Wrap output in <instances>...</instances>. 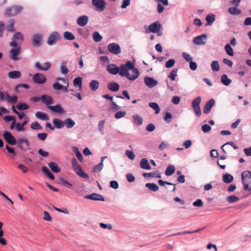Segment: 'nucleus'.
Wrapping results in <instances>:
<instances>
[{"label": "nucleus", "mask_w": 251, "mask_h": 251, "mask_svg": "<svg viewBox=\"0 0 251 251\" xmlns=\"http://www.w3.org/2000/svg\"><path fill=\"white\" fill-rule=\"evenodd\" d=\"M92 4L97 10L100 11H103L106 5V3L104 0H92Z\"/></svg>", "instance_id": "423d86ee"}, {"label": "nucleus", "mask_w": 251, "mask_h": 251, "mask_svg": "<svg viewBox=\"0 0 251 251\" xmlns=\"http://www.w3.org/2000/svg\"><path fill=\"white\" fill-rule=\"evenodd\" d=\"M35 67L40 71H47L50 68L51 64L49 62H46L42 65L39 62H36Z\"/></svg>", "instance_id": "a211bd4d"}, {"label": "nucleus", "mask_w": 251, "mask_h": 251, "mask_svg": "<svg viewBox=\"0 0 251 251\" xmlns=\"http://www.w3.org/2000/svg\"><path fill=\"white\" fill-rule=\"evenodd\" d=\"M48 108L54 113H63V108H62L60 105H57L55 106H48Z\"/></svg>", "instance_id": "a878e982"}, {"label": "nucleus", "mask_w": 251, "mask_h": 251, "mask_svg": "<svg viewBox=\"0 0 251 251\" xmlns=\"http://www.w3.org/2000/svg\"><path fill=\"white\" fill-rule=\"evenodd\" d=\"M212 70L215 72H218L220 70L219 64L217 61H213L211 63Z\"/></svg>", "instance_id": "c03bdc74"}, {"label": "nucleus", "mask_w": 251, "mask_h": 251, "mask_svg": "<svg viewBox=\"0 0 251 251\" xmlns=\"http://www.w3.org/2000/svg\"><path fill=\"white\" fill-rule=\"evenodd\" d=\"M93 40L96 42H99L102 39V36L100 35V34L97 31H95L93 33Z\"/></svg>", "instance_id": "de8ad7c7"}, {"label": "nucleus", "mask_w": 251, "mask_h": 251, "mask_svg": "<svg viewBox=\"0 0 251 251\" xmlns=\"http://www.w3.org/2000/svg\"><path fill=\"white\" fill-rule=\"evenodd\" d=\"M201 97H198L194 99L192 102V107L195 114L198 117L200 116L201 114V110L200 107V104L201 102Z\"/></svg>", "instance_id": "20e7f679"}, {"label": "nucleus", "mask_w": 251, "mask_h": 251, "mask_svg": "<svg viewBox=\"0 0 251 251\" xmlns=\"http://www.w3.org/2000/svg\"><path fill=\"white\" fill-rule=\"evenodd\" d=\"M48 166L53 173H59L61 170L60 168L55 162H50L48 164Z\"/></svg>", "instance_id": "393cba45"}, {"label": "nucleus", "mask_w": 251, "mask_h": 251, "mask_svg": "<svg viewBox=\"0 0 251 251\" xmlns=\"http://www.w3.org/2000/svg\"><path fill=\"white\" fill-rule=\"evenodd\" d=\"M17 144L20 149L22 150H26L29 146L28 141L26 139L20 138L17 141Z\"/></svg>", "instance_id": "1a4fd4ad"}, {"label": "nucleus", "mask_w": 251, "mask_h": 251, "mask_svg": "<svg viewBox=\"0 0 251 251\" xmlns=\"http://www.w3.org/2000/svg\"><path fill=\"white\" fill-rule=\"evenodd\" d=\"M72 168L74 172L79 176L83 178L88 179L89 178L88 175L82 170L81 166L79 164L78 161L75 158H73L72 160Z\"/></svg>", "instance_id": "f03ea898"}, {"label": "nucleus", "mask_w": 251, "mask_h": 251, "mask_svg": "<svg viewBox=\"0 0 251 251\" xmlns=\"http://www.w3.org/2000/svg\"><path fill=\"white\" fill-rule=\"evenodd\" d=\"M215 16L213 14H210L206 17V20L207 21L206 25H212L215 20Z\"/></svg>", "instance_id": "ea45409f"}, {"label": "nucleus", "mask_w": 251, "mask_h": 251, "mask_svg": "<svg viewBox=\"0 0 251 251\" xmlns=\"http://www.w3.org/2000/svg\"><path fill=\"white\" fill-rule=\"evenodd\" d=\"M245 190L251 191V178L242 180Z\"/></svg>", "instance_id": "bb28decb"}, {"label": "nucleus", "mask_w": 251, "mask_h": 251, "mask_svg": "<svg viewBox=\"0 0 251 251\" xmlns=\"http://www.w3.org/2000/svg\"><path fill=\"white\" fill-rule=\"evenodd\" d=\"M10 97V96L7 93H0V100L1 101L6 100L8 102Z\"/></svg>", "instance_id": "603ef678"}, {"label": "nucleus", "mask_w": 251, "mask_h": 251, "mask_svg": "<svg viewBox=\"0 0 251 251\" xmlns=\"http://www.w3.org/2000/svg\"><path fill=\"white\" fill-rule=\"evenodd\" d=\"M43 173L49 178L54 180L55 177L54 175L50 172V170L46 167H43L42 168Z\"/></svg>", "instance_id": "7c9ffc66"}, {"label": "nucleus", "mask_w": 251, "mask_h": 251, "mask_svg": "<svg viewBox=\"0 0 251 251\" xmlns=\"http://www.w3.org/2000/svg\"><path fill=\"white\" fill-rule=\"evenodd\" d=\"M239 200V198L235 195H230L227 196L226 198V200L229 203H233Z\"/></svg>", "instance_id": "37998d69"}, {"label": "nucleus", "mask_w": 251, "mask_h": 251, "mask_svg": "<svg viewBox=\"0 0 251 251\" xmlns=\"http://www.w3.org/2000/svg\"><path fill=\"white\" fill-rule=\"evenodd\" d=\"M177 69L173 70L168 75V77H169L172 80H175L176 77L177 76Z\"/></svg>", "instance_id": "3c124183"}, {"label": "nucleus", "mask_w": 251, "mask_h": 251, "mask_svg": "<svg viewBox=\"0 0 251 251\" xmlns=\"http://www.w3.org/2000/svg\"><path fill=\"white\" fill-rule=\"evenodd\" d=\"M207 39V35L206 34H202L199 36L195 37L193 42L196 45H203L206 43V40Z\"/></svg>", "instance_id": "9d476101"}, {"label": "nucleus", "mask_w": 251, "mask_h": 251, "mask_svg": "<svg viewBox=\"0 0 251 251\" xmlns=\"http://www.w3.org/2000/svg\"><path fill=\"white\" fill-rule=\"evenodd\" d=\"M35 116L38 119L42 120L48 121L49 120V117L48 115L42 112H37L35 114Z\"/></svg>", "instance_id": "2f4dec72"}, {"label": "nucleus", "mask_w": 251, "mask_h": 251, "mask_svg": "<svg viewBox=\"0 0 251 251\" xmlns=\"http://www.w3.org/2000/svg\"><path fill=\"white\" fill-rule=\"evenodd\" d=\"M132 119L134 122L137 126H141L143 123V119L141 116L138 114H135L132 116Z\"/></svg>", "instance_id": "72a5a7b5"}, {"label": "nucleus", "mask_w": 251, "mask_h": 251, "mask_svg": "<svg viewBox=\"0 0 251 251\" xmlns=\"http://www.w3.org/2000/svg\"><path fill=\"white\" fill-rule=\"evenodd\" d=\"M8 76L11 79L19 78L21 76V73L18 71H11L8 73Z\"/></svg>", "instance_id": "cd10ccee"}, {"label": "nucleus", "mask_w": 251, "mask_h": 251, "mask_svg": "<svg viewBox=\"0 0 251 251\" xmlns=\"http://www.w3.org/2000/svg\"><path fill=\"white\" fill-rule=\"evenodd\" d=\"M33 80L37 84H44L46 82L47 79L46 76L41 73H36L33 76Z\"/></svg>", "instance_id": "6e6552de"}, {"label": "nucleus", "mask_w": 251, "mask_h": 251, "mask_svg": "<svg viewBox=\"0 0 251 251\" xmlns=\"http://www.w3.org/2000/svg\"><path fill=\"white\" fill-rule=\"evenodd\" d=\"M161 27V25L160 24L159 22L156 21L153 23L151 24L149 26L148 29L151 32L157 33L160 30Z\"/></svg>", "instance_id": "4468645a"}, {"label": "nucleus", "mask_w": 251, "mask_h": 251, "mask_svg": "<svg viewBox=\"0 0 251 251\" xmlns=\"http://www.w3.org/2000/svg\"><path fill=\"white\" fill-rule=\"evenodd\" d=\"M222 180L225 183L228 184L233 181V176L231 175L226 173L223 175Z\"/></svg>", "instance_id": "c756f323"}, {"label": "nucleus", "mask_w": 251, "mask_h": 251, "mask_svg": "<svg viewBox=\"0 0 251 251\" xmlns=\"http://www.w3.org/2000/svg\"><path fill=\"white\" fill-rule=\"evenodd\" d=\"M242 180L251 178V172L250 171H245L241 174Z\"/></svg>", "instance_id": "8fccbe9b"}, {"label": "nucleus", "mask_w": 251, "mask_h": 251, "mask_svg": "<svg viewBox=\"0 0 251 251\" xmlns=\"http://www.w3.org/2000/svg\"><path fill=\"white\" fill-rule=\"evenodd\" d=\"M119 68V75L126 76L130 80H134L139 76V70L134 67V64L130 61L121 65Z\"/></svg>", "instance_id": "f257e3e1"}, {"label": "nucleus", "mask_w": 251, "mask_h": 251, "mask_svg": "<svg viewBox=\"0 0 251 251\" xmlns=\"http://www.w3.org/2000/svg\"><path fill=\"white\" fill-rule=\"evenodd\" d=\"M14 21L11 20L9 22V25L7 26L6 29L8 31L13 32L14 31Z\"/></svg>", "instance_id": "0e129e2a"}, {"label": "nucleus", "mask_w": 251, "mask_h": 251, "mask_svg": "<svg viewBox=\"0 0 251 251\" xmlns=\"http://www.w3.org/2000/svg\"><path fill=\"white\" fill-rule=\"evenodd\" d=\"M126 115V111H118L115 114V118L116 119H119L122 117H124Z\"/></svg>", "instance_id": "680f3d73"}, {"label": "nucleus", "mask_w": 251, "mask_h": 251, "mask_svg": "<svg viewBox=\"0 0 251 251\" xmlns=\"http://www.w3.org/2000/svg\"><path fill=\"white\" fill-rule=\"evenodd\" d=\"M54 126L58 128H61L63 126V122L58 119H54L53 120Z\"/></svg>", "instance_id": "09e8293b"}, {"label": "nucleus", "mask_w": 251, "mask_h": 251, "mask_svg": "<svg viewBox=\"0 0 251 251\" xmlns=\"http://www.w3.org/2000/svg\"><path fill=\"white\" fill-rule=\"evenodd\" d=\"M172 117L173 116L172 113L170 112H166L165 116H164L163 119L167 123H170L171 122V119H172Z\"/></svg>", "instance_id": "bf43d9fd"}, {"label": "nucleus", "mask_w": 251, "mask_h": 251, "mask_svg": "<svg viewBox=\"0 0 251 251\" xmlns=\"http://www.w3.org/2000/svg\"><path fill=\"white\" fill-rule=\"evenodd\" d=\"M23 7L20 6H12L6 9L5 14L8 17L14 16L20 13Z\"/></svg>", "instance_id": "7ed1b4c3"}, {"label": "nucleus", "mask_w": 251, "mask_h": 251, "mask_svg": "<svg viewBox=\"0 0 251 251\" xmlns=\"http://www.w3.org/2000/svg\"><path fill=\"white\" fill-rule=\"evenodd\" d=\"M59 38V36L58 34L54 32L52 34H51L48 39V44L51 45L54 44L56 41H57Z\"/></svg>", "instance_id": "aec40b11"}, {"label": "nucleus", "mask_w": 251, "mask_h": 251, "mask_svg": "<svg viewBox=\"0 0 251 251\" xmlns=\"http://www.w3.org/2000/svg\"><path fill=\"white\" fill-rule=\"evenodd\" d=\"M145 84L149 88H153L158 84V81L153 78L150 76H146L144 78Z\"/></svg>", "instance_id": "9b49d317"}, {"label": "nucleus", "mask_w": 251, "mask_h": 251, "mask_svg": "<svg viewBox=\"0 0 251 251\" xmlns=\"http://www.w3.org/2000/svg\"><path fill=\"white\" fill-rule=\"evenodd\" d=\"M143 176L145 177H156L161 178V175L160 172L158 170L151 172V173H145L143 174Z\"/></svg>", "instance_id": "4be33fe9"}, {"label": "nucleus", "mask_w": 251, "mask_h": 251, "mask_svg": "<svg viewBox=\"0 0 251 251\" xmlns=\"http://www.w3.org/2000/svg\"><path fill=\"white\" fill-rule=\"evenodd\" d=\"M149 106L154 110L155 114H158L159 113L160 109L157 103L151 102L149 103Z\"/></svg>", "instance_id": "a19ab883"}, {"label": "nucleus", "mask_w": 251, "mask_h": 251, "mask_svg": "<svg viewBox=\"0 0 251 251\" xmlns=\"http://www.w3.org/2000/svg\"><path fill=\"white\" fill-rule=\"evenodd\" d=\"M84 198L86 199H90L94 201H104V199L103 197L100 194H99L97 193H93L91 195H88L84 196Z\"/></svg>", "instance_id": "2eb2a0df"}, {"label": "nucleus", "mask_w": 251, "mask_h": 251, "mask_svg": "<svg viewBox=\"0 0 251 251\" xmlns=\"http://www.w3.org/2000/svg\"><path fill=\"white\" fill-rule=\"evenodd\" d=\"M30 127L35 130H40L42 129V126L37 122L32 123L31 124Z\"/></svg>", "instance_id": "13d9d810"}, {"label": "nucleus", "mask_w": 251, "mask_h": 251, "mask_svg": "<svg viewBox=\"0 0 251 251\" xmlns=\"http://www.w3.org/2000/svg\"><path fill=\"white\" fill-rule=\"evenodd\" d=\"M82 82V80L81 77H79V76L76 77L74 80V81H73L74 85L76 87H79L80 90H81V87H82V86H81Z\"/></svg>", "instance_id": "79ce46f5"}, {"label": "nucleus", "mask_w": 251, "mask_h": 251, "mask_svg": "<svg viewBox=\"0 0 251 251\" xmlns=\"http://www.w3.org/2000/svg\"><path fill=\"white\" fill-rule=\"evenodd\" d=\"M146 187H147L150 190L156 192L158 190L159 187L158 185L154 183H147L145 185Z\"/></svg>", "instance_id": "c9c22d12"}, {"label": "nucleus", "mask_w": 251, "mask_h": 251, "mask_svg": "<svg viewBox=\"0 0 251 251\" xmlns=\"http://www.w3.org/2000/svg\"><path fill=\"white\" fill-rule=\"evenodd\" d=\"M41 100L45 104L50 106L53 103V100L51 96L47 95H43L41 97Z\"/></svg>", "instance_id": "f3484780"}, {"label": "nucleus", "mask_w": 251, "mask_h": 251, "mask_svg": "<svg viewBox=\"0 0 251 251\" xmlns=\"http://www.w3.org/2000/svg\"><path fill=\"white\" fill-rule=\"evenodd\" d=\"M211 129V127L207 124H204L201 126V130L204 133H208Z\"/></svg>", "instance_id": "e2e57ef3"}, {"label": "nucleus", "mask_w": 251, "mask_h": 251, "mask_svg": "<svg viewBox=\"0 0 251 251\" xmlns=\"http://www.w3.org/2000/svg\"><path fill=\"white\" fill-rule=\"evenodd\" d=\"M21 51L20 47L13 48L10 50V58L13 60H18L19 58L18 56L19 55Z\"/></svg>", "instance_id": "f8f14e48"}, {"label": "nucleus", "mask_w": 251, "mask_h": 251, "mask_svg": "<svg viewBox=\"0 0 251 251\" xmlns=\"http://www.w3.org/2000/svg\"><path fill=\"white\" fill-rule=\"evenodd\" d=\"M105 122V120H100L99 121V124H98L99 130L100 132V133L102 134H103V133H104L103 129H104V125Z\"/></svg>", "instance_id": "6e6d98bb"}, {"label": "nucleus", "mask_w": 251, "mask_h": 251, "mask_svg": "<svg viewBox=\"0 0 251 251\" xmlns=\"http://www.w3.org/2000/svg\"><path fill=\"white\" fill-rule=\"evenodd\" d=\"M119 67L116 65L112 64L107 66L106 69L108 72L112 75H116L119 72Z\"/></svg>", "instance_id": "412c9836"}, {"label": "nucleus", "mask_w": 251, "mask_h": 251, "mask_svg": "<svg viewBox=\"0 0 251 251\" xmlns=\"http://www.w3.org/2000/svg\"><path fill=\"white\" fill-rule=\"evenodd\" d=\"M3 226V223L0 222V244L2 245H5L7 244V241L2 236L4 235V232L2 230V227Z\"/></svg>", "instance_id": "f704fd0d"}, {"label": "nucleus", "mask_w": 251, "mask_h": 251, "mask_svg": "<svg viewBox=\"0 0 251 251\" xmlns=\"http://www.w3.org/2000/svg\"><path fill=\"white\" fill-rule=\"evenodd\" d=\"M107 86L109 90L114 92L119 91L120 88V86L117 82H109Z\"/></svg>", "instance_id": "b1692460"}, {"label": "nucleus", "mask_w": 251, "mask_h": 251, "mask_svg": "<svg viewBox=\"0 0 251 251\" xmlns=\"http://www.w3.org/2000/svg\"><path fill=\"white\" fill-rule=\"evenodd\" d=\"M214 104L215 100L213 99H211L208 100L204 106L203 109V113L205 114H208L210 113L211 108L214 105Z\"/></svg>", "instance_id": "ddd939ff"}, {"label": "nucleus", "mask_w": 251, "mask_h": 251, "mask_svg": "<svg viewBox=\"0 0 251 251\" xmlns=\"http://www.w3.org/2000/svg\"><path fill=\"white\" fill-rule=\"evenodd\" d=\"M10 97V96L7 93H0V100L1 101L6 100L8 102Z\"/></svg>", "instance_id": "864d4df0"}, {"label": "nucleus", "mask_w": 251, "mask_h": 251, "mask_svg": "<svg viewBox=\"0 0 251 251\" xmlns=\"http://www.w3.org/2000/svg\"><path fill=\"white\" fill-rule=\"evenodd\" d=\"M221 81L226 86H228L231 82V80L227 77V76L224 74L221 76Z\"/></svg>", "instance_id": "e433bc0d"}, {"label": "nucleus", "mask_w": 251, "mask_h": 251, "mask_svg": "<svg viewBox=\"0 0 251 251\" xmlns=\"http://www.w3.org/2000/svg\"><path fill=\"white\" fill-rule=\"evenodd\" d=\"M225 50L226 53L230 56H233V50L229 44H226L225 47Z\"/></svg>", "instance_id": "49530a36"}, {"label": "nucleus", "mask_w": 251, "mask_h": 251, "mask_svg": "<svg viewBox=\"0 0 251 251\" xmlns=\"http://www.w3.org/2000/svg\"><path fill=\"white\" fill-rule=\"evenodd\" d=\"M42 36L40 34L33 35L32 38V44L33 46L38 47L41 45Z\"/></svg>", "instance_id": "dca6fc26"}, {"label": "nucleus", "mask_w": 251, "mask_h": 251, "mask_svg": "<svg viewBox=\"0 0 251 251\" xmlns=\"http://www.w3.org/2000/svg\"><path fill=\"white\" fill-rule=\"evenodd\" d=\"M126 155L131 160L134 159L135 157L133 152L129 150H126Z\"/></svg>", "instance_id": "69168bd1"}, {"label": "nucleus", "mask_w": 251, "mask_h": 251, "mask_svg": "<svg viewBox=\"0 0 251 251\" xmlns=\"http://www.w3.org/2000/svg\"><path fill=\"white\" fill-rule=\"evenodd\" d=\"M13 39L15 40L20 39L21 41H22L23 40V35L20 32H16L13 35Z\"/></svg>", "instance_id": "774afa93"}, {"label": "nucleus", "mask_w": 251, "mask_h": 251, "mask_svg": "<svg viewBox=\"0 0 251 251\" xmlns=\"http://www.w3.org/2000/svg\"><path fill=\"white\" fill-rule=\"evenodd\" d=\"M25 126L22 123L16 124V129L18 131H24L25 130Z\"/></svg>", "instance_id": "338daca9"}, {"label": "nucleus", "mask_w": 251, "mask_h": 251, "mask_svg": "<svg viewBox=\"0 0 251 251\" xmlns=\"http://www.w3.org/2000/svg\"><path fill=\"white\" fill-rule=\"evenodd\" d=\"M103 167V163L102 162H100L98 164L95 166L94 167V171L95 172H100Z\"/></svg>", "instance_id": "052dcab7"}, {"label": "nucleus", "mask_w": 251, "mask_h": 251, "mask_svg": "<svg viewBox=\"0 0 251 251\" xmlns=\"http://www.w3.org/2000/svg\"><path fill=\"white\" fill-rule=\"evenodd\" d=\"M64 38L68 40H73L75 39V37L71 32L65 31L64 32Z\"/></svg>", "instance_id": "a18cd8bd"}, {"label": "nucleus", "mask_w": 251, "mask_h": 251, "mask_svg": "<svg viewBox=\"0 0 251 251\" xmlns=\"http://www.w3.org/2000/svg\"><path fill=\"white\" fill-rule=\"evenodd\" d=\"M75 125V122L71 118H68L64 120V126L71 128Z\"/></svg>", "instance_id": "c85d7f7f"}, {"label": "nucleus", "mask_w": 251, "mask_h": 251, "mask_svg": "<svg viewBox=\"0 0 251 251\" xmlns=\"http://www.w3.org/2000/svg\"><path fill=\"white\" fill-rule=\"evenodd\" d=\"M108 50L111 53L115 55L120 54L121 52L120 46L116 43H112L108 45Z\"/></svg>", "instance_id": "39448f33"}, {"label": "nucleus", "mask_w": 251, "mask_h": 251, "mask_svg": "<svg viewBox=\"0 0 251 251\" xmlns=\"http://www.w3.org/2000/svg\"><path fill=\"white\" fill-rule=\"evenodd\" d=\"M228 12L231 15H239L241 14V10L237 9V7H229L228 10Z\"/></svg>", "instance_id": "58836bf2"}, {"label": "nucleus", "mask_w": 251, "mask_h": 251, "mask_svg": "<svg viewBox=\"0 0 251 251\" xmlns=\"http://www.w3.org/2000/svg\"><path fill=\"white\" fill-rule=\"evenodd\" d=\"M140 167L143 169H146L148 170H150L151 169V167L146 158H142L140 160Z\"/></svg>", "instance_id": "5701e85b"}, {"label": "nucleus", "mask_w": 251, "mask_h": 251, "mask_svg": "<svg viewBox=\"0 0 251 251\" xmlns=\"http://www.w3.org/2000/svg\"><path fill=\"white\" fill-rule=\"evenodd\" d=\"M175 64V60L174 59H170L166 62L165 67L167 68H170L173 67Z\"/></svg>", "instance_id": "4d7b16f0"}, {"label": "nucleus", "mask_w": 251, "mask_h": 251, "mask_svg": "<svg viewBox=\"0 0 251 251\" xmlns=\"http://www.w3.org/2000/svg\"><path fill=\"white\" fill-rule=\"evenodd\" d=\"M3 137L6 142L11 145L17 144V141L12 134L8 131H5L3 133Z\"/></svg>", "instance_id": "0eeeda50"}, {"label": "nucleus", "mask_w": 251, "mask_h": 251, "mask_svg": "<svg viewBox=\"0 0 251 251\" xmlns=\"http://www.w3.org/2000/svg\"><path fill=\"white\" fill-rule=\"evenodd\" d=\"M175 171V168L172 165H169L166 168L165 171V175L167 176H170L172 175Z\"/></svg>", "instance_id": "4c0bfd02"}, {"label": "nucleus", "mask_w": 251, "mask_h": 251, "mask_svg": "<svg viewBox=\"0 0 251 251\" xmlns=\"http://www.w3.org/2000/svg\"><path fill=\"white\" fill-rule=\"evenodd\" d=\"M88 22V17L86 15H83L79 17L76 20L77 24L81 26L86 25Z\"/></svg>", "instance_id": "6ab92c4d"}, {"label": "nucleus", "mask_w": 251, "mask_h": 251, "mask_svg": "<svg viewBox=\"0 0 251 251\" xmlns=\"http://www.w3.org/2000/svg\"><path fill=\"white\" fill-rule=\"evenodd\" d=\"M17 108L20 110H27L29 108V106L25 103H21L17 105Z\"/></svg>", "instance_id": "5fc2aeb1"}, {"label": "nucleus", "mask_w": 251, "mask_h": 251, "mask_svg": "<svg viewBox=\"0 0 251 251\" xmlns=\"http://www.w3.org/2000/svg\"><path fill=\"white\" fill-rule=\"evenodd\" d=\"M99 85L100 82L98 80H93L90 81L89 87L92 90L95 91L98 89Z\"/></svg>", "instance_id": "473e14b6"}]
</instances>
